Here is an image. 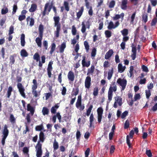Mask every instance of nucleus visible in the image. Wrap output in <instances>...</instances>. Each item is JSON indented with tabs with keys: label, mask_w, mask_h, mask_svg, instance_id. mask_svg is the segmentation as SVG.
<instances>
[{
	"label": "nucleus",
	"mask_w": 157,
	"mask_h": 157,
	"mask_svg": "<svg viewBox=\"0 0 157 157\" xmlns=\"http://www.w3.org/2000/svg\"><path fill=\"white\" fill-rule=\"evenodd\" d=\"M44 138H40V141H38L36 147V157H41L42 154L41 150V145L40 144V142H43L44 140ZM43 157H46L43 156Z\"/></svg>",
	"instance_id": "obj_1"
},
{
	"label": "nucleus",
	"mask_w": 157,
	"mask_h": 157,
	"mask_svg": "<svg viewBox=\"0 0 157 157\" xmlns=\"http://www.w3.org/2000/svg\"><path fill=\"white\" fill-rule=\"evenodd\" d=\"M117 90V86L116 85L113 84V86H110L108 92V97L109 100L110 101L113 96V92H115Z\"/></svg>",
	"instance_id": "obj_2"
},
{
	"label": "nucleus",
	"mask_w": 157,
	"mask_h": 157,
	"mask_svg": "<svg viewBox=\"0 0 157 157\" xmlns=\"http://www.w3.org/2000/svg\"><path fill=\"white\" fill-rule=\"evenodd\" d=\"M127 80L126 79L119 78L117 80V83L120 86H121V90H124L126 84Z\"/></svg>",
	"instance_id": "obj_3"
},
{
	"label": "nucleus",
	"mask_w": 157,
	"mask_h": 157,
	"mask_svg": "<svg viewBox=\"0 0 157 157\" xmlns=\"http://www.w3.org/2000/svg\"><path fill=\"white\" fill-rule=\"evenodd\" d=\"M82 97L81 95H79L76 103V106L80 110H83L85 108L84 105L82 104Z\"/></svg>",
	"instance_id": "obj_4"
},
{
	"label": "nucleus",
	"mask_w": 157,
	"mask_h": 157,
	"mask_svg": "<svg viewBox=\"0 0 157 157\" xmlns=\"http://www.w3.org/2000/svg\"><path fill=\"white\" fill-rule=\"evenodd\" d=\"M115 102L113 105L114 108L117 107L118 105L121 106L122 105V100L121 98L118 96H117L114 98Z\"/></svg>",
	"instance_id": "obj_5"
},
{
	"label": "nucleus",
	"mask_w": 157,
	"mask_h": 157,
	"mask_svg": "<svg viewBox=\"0 0 157 157\" xmlns=\"http://www.w3.org/2000/svg\"><path fill=\"white\" fill-rule=\"evenodd\" d=\"M17 87L21 96L24 98H25V95L24 92L25 89L22 84L20 83H18Z\"/></svg>",
	"instance_id": "obj_6"
},
{
	"label": "nucleus",
	"mask_w": 157,
	"mask_h": 157,
	"mask_svg": "<svg viewBox=\"0 0 157 157\" xmlns=\"http://www.w3.org/2000/svg\"><path fill=\"white\" fill-rule=\"evenodd\" d=\"M103 110L102 108L99 107L97 109V113L98 115V121L99 122H100L101 121L102 117L103 114Z\"/></svg>",
	"instance_id": "obj_7"
},
{
	"label": "nucleus",
	"mask_w": 157,
	"mask_h": 157,
	"mask_svg": "<svg viewBox=\"0 0 157 157\" xmlns=\"http://www.w3.org/2000/svg\"><path fill=\"white\" fill-rule=\"evenodd\" d=\"M54 21V26L56 28H61L60 24L59 22L60 18L59 17H54L53 18Z\"/></svg>",
	"instance_id": "obj_8"
},
{
	"label": "nucleus",
	"mask_w": 157,
	"mask_h": 157,
	"mask_svg": "<svg viewBox=\"0 0 157 157\" xmlns=\"http://www.w3.org/2000/svg\"><path fill=\"white\" fill-rule=\"evenodd\" d=\"M91 79L89 76H87L85 79V86L86 88L89 89L91 84Z\"/></svg>",
	"instance_id": "obj_9"
},
{
	"label": "nucleus",
	"mask_w": 157,
	"mask_h": 157,
	"mask_svg": "<svg viewBox=\"0 0 157 157\" xmlns=\"http://www.w3.org/2000/svg\"><path fill=\"white\" fill-rule=\"evenodd\" d=\"M52 8V5H50L49 3H47L45 6L44 11L43 13V16L45 15L46 14V12L48 11V13L50 11Z\"/></svg>",
	"instance_id": "obj_10"
},
{
	"label": "nucleus",
	"mask_w": 157,
	"mask_h": 157,
	"mask_svg": "<svg viewBox=\"0 0 157 157\" xmlns=\"http://www.w3.org/2000/svg\"><path fill=\"white\" fill-rule=\"evenodd\" d=\"M124 13H122L120 14H116L113 17V19L114 20H117L120 18H121V21H122L124 19Z\"/></svg>",
	"instance_id": "obj_11"
},
{
	"label": "nucleus",
	"mask_w": 157,
	"mask_h": 157,
	"mask_svg": "<svg viewBox=\"0 0 157 157\" xmlns=\"http://www.w3.org/2000/svg\"><path fill=\"white\" fill-rule=\"evenodd\" d=\"M127 3L128 0H122L121 6V9L123 10H126L127 8Z\"/></svg>",
	"instance_id": "obj_12"
},
{
	"label": "nucleus",
	"mask_w": 157,
	"mask_h": 157,
	"mask_svg": "<svg viewBox=\"0 0 157 157\" xmlns=\"http://www.w3.org/2000/svg\"><path fill=\"white\" fill-rule=\"evenodd\" d=\"M113 53V52L112 49L109 50L105 54V58L106 59H108L112 56Z\"/></svg>",
	"instance_id": "obj_13"
},
{
	"label": "nucleus",
	"mask_w": 157,
	"mask_h": 157,
	"mask_svg": "<svg viewBox=\"0 0 157 157\" xmlns=\"http://www.w3.org/2000/svg\"><path fill=\"white\" fill-rule=\"evenodd\" d=\"M68 79L71 81L74 80L75 75L74 73L72 71H69L67 75Z\"/></svg>",
	"instance_id": "obj_14"
},
{
	"label": "nucleus",
	"mask_w": 157,
	"mask_h": 157,
	"mask_svg": "<svg viewBox=\"0 0 157 157\" xmlns=\"http://www.w3.org/2000/svg\"><path fill=\"white\" fill-rule=\"evenodd\" d=\"M43 36H40V37H37L35 40V41L38 47L40 48L42 46V39Z\"/></svg>",
	"instance_id": "obj_15"
},
{
	"label": "nucleus",
	"mask_w": 157,
	"mask_h": 157,
	"mask_svg": "<svg viewBox=\"0 0 157 157\" xmlns=\"http://www.w3.org/2000/svg\"><path fill=\"white\" fill-rule=\"evenodd\" d=\"M26 21L28 24L29 23V25L31 26H32L34 25V21L33 18L29 16L26 18Z\"/></svg>",
	"instance_id": "obj_16"
},
{
	"label": "nucleus",
	"mask_w": 157,
	"mask_h": 157,
	"mask_svg": "<svg viewBox=\"0 0 157 157\" xmlns=\"http://www.w3.org/2000/svg\"><path fill=\"white\" fill-rule=\"evenodd\" d=\"M57 117L59 120V122H60L61 116H60V113H57L56 115H54L52 117V121L54 123H55L56 121V119Z\"/></svg>",
	"instance_id": "obj_17"
},
{
	"label": "nucleus",
	"mask_w": 157,
	"mask_h": 157,
	"mask_svg": "<svg viewBox=\"0 0 157 157\" xmlns=\"http://www.w3.org/2000/svg\"><path fill=\"white\" fill-rule=\"evenodd\" d=\"M83 59L82 61V64L83 67H88L90 65V61L86 62L85 61V57L83 56Z\"/></svg>",
	"instance_id": "obj_18"
},
{
	"label": "nucleus",
	"mask_w": 157,
	"mask_h": 157,
	"mask_svg": "<svg viewBox=\"0 0 157 157\" xmlns=\"http://www.w3.org/2000/svg\"><path fill=\"white\" fill-rule=\"evenodd\" d=\"M9 133V130L7 129V127L6 125L4 126V128L3 131V134L4 136L3 137H6Z\"/></svg>",
	"instance_id": "obj_19"
},
{
	"label": "nucleus",
	"mask_w": 157,
	"mask_h": 157,
	"mask_svg": "<svg viewBox=\"0 0 157 157\" xmlns=\"http://www.w3.org/2000/svg\"><path fill=\"white\" fill-rule=\"evenodd\" d=\"M126 68L125 66H123L121 63H119L118 65V72L120 73H122L124 71Z\"/></svg>",
	"instance_id": "obj_20"
},
{
	"label": "nucleus",
	"mask_w": 157,
	"mask_h": 157,
	"mask_svg": "<svg viewBox=\"0 0 157 157\" xmlns=\"http://www.w3.org/2000/svg\"><path fill=\"white\" fill-rule=\"evenodd\" d=\"M21 44L22 46L24 47L25 44V35L24 34H22L21 37Z\"/></svg>",
	"instance_id": "obj_21"
},
{
	"label": "nucleus",
	"mask_w": 157,
	"mask_h": 157,
	"mask_svg": "<svg viewBox=\"0 0 157 157\" xmlns=\"http://www.w3.org/2000/svg\"><path fill=\"white\" fill-rule=\"evenodd\" d=\"M44 26L42 24H40L39 27L38 29L39 32L40 36H43V34L44 31Z\"/></svg>",
	"instance_id": "obj_22"
},
{
	"label": "nucleus",
	"mask_w": 157,
	"mask_h": 157,
	"mask_svg": "<svg viewBox=\"0 0 157 157\" xmlns=\"http://www.w3.org/2000/svg\"><path fill=\"white\" fill-rule=\"evenodd\" d=\"M33 84L32 86V90L36 89L38 86V84L36 80L34 79L33 81Z\"/></svg>",
	"instance_id": "obj_23"
},
{
	"label": "nucleus",
	"mask_w": 157,
	"mask_h": 157,
	"mask_svg": "<svg viewBox=\"0 0 157 157\" xmlns=\"http://www.w3.org/2000/svg\"><path fill=\"white\" fill-rule=\"evenodd\" d=\"M32 94L35 97H37L40 95V92L37 91L36 89L32 90Z\"/></svg>",
	"instance_id": "obj_24"
},
{
	"label": "nucleus",
	"mask_w": 157,
	"mask_h": 157,
	"mask_svg": "<svg viewBox=\"0 0 157 157\" xmlns=\"http://www.w3.org/2000/svg\"><path fill=\"white\" fill-rule=\"evenodd\" d=\"M66 48V43L65 42H63L62 44L60 47V52L63 53L64 51V49Z\"/></svg>",
	"instance_id": "obj_25"
},
{
	"label": "nucleus",
	"mask_w": 157,
	"mask_h": 157,
	"mask_svg": "<svg viewBox=\"0 0 157 157\" xmlns=\"http://www.w3.org/2000/svg\"><path fill=\"white\" fill-rule=\"evenodd\" d=\"M61 28H56V30L54 32V35L56 38L58 37L59 36V33L60 30Z\"/></svg>",
	"instance_id": "obj_26"
},
{
	"label": "nucleus",
	"mask_w": 157,
	"mask_h": 157,
	"mask_svg": "<svg viewBox=\"0 0 157 157\" xmlns=\"http://www.w3.org/2000/svg\"><path fill=\"white\" fill-rule=\"evenodd\" d=\"M37 8V6L36 4H33L31 5L29 11L30 12H33L35 11Z\"/></svg>",
	"instance_id": "obj_27"
},
{
	"label": "nucleus",
	"mask_w": 157,
	"mask_h": 157,
	"mask_svg": "<svg viewBox=\"0 0 157 157\" xmlns=\"http://www.w3.org/2000/svg\"><path fill=\"white\" fill-rule=\"evenodd\" d=\"M107 28L109 29H115L114 26V24L112 21H110L109 23Z\"/></svg>",
	"instance_id": "obj_28"
},
{
	"label": "nucleus",
	"mask_w": 157,
	"mask_h": 157,
	"mask_svg": "<svg viewBox=\"0 0 157 157\" xmlns=\"http://www.w3.org/2000/svg\"><path fill=\"white\" fill-rule=\"evenodd\" d=\"M21 55L22 57H26L28 56L27 52L25 49H22L20 52Z\"/></svg>",
	"instance_id": "obj_29"
},
{
	"label": "nucleus",
	"mask_w": 157,
	"mask_h": 157,
	"mask_svg": "<svg viewBox=\"0 0 157 157\" xmlns=\"http://www.w3.org/2000/svg\"><path fill=\"white\" fill-rule=\"evenodd\" d=\"M84 10V8L82 7L80 11L77 13V16L78 18H79L82 16Z\"/></svg>",
	"instance_id": "obj_30"
},
{
	"label": "nucleus",
	"mask_w": 157,
	"mask_h": 157,
	"mask_svg": "<svg viewBox=\"0 0 157 157\" xmlns=\"http://www.w3.org/2000/svg\"><path fill=\"white\" fill-rule=\"evenodd\" d=\"M152 132V130L150 128L149 129L148 134L146 132H144L143 137H146L147 136H150V135L151 134Z\"/></svg>",
	"instance_id": "obj_31"
},
{
	"label": "nucleus",
	"mask_w": 157,
	"mask_h": 157,
	"mask_svg": "<svg viewBox=\"0 0 157 157\" xmlns=\"http://www.w3.org/2000/svg\"><path fill=\"white\" fill-rule=\"evenodd\" d=\"M133 141L132 138H127L126 142L129 148L131 147V144Z\"/></svg>",
	"instance_id": "obj_32"
},
{
	"label": "nucleus",
	"mask_w": 157,
	"mask_h": 157,
	"mask_svg": "<svg viewBox=\"0 0 157 157\" xmlns=\"http://www.w3.org/2000/svg\"><path fill=\"white\" fill-rule=\"evenodd\" d=\"M27 110L30 111L32 115H33L34 113V110L33 108L31 106L30 104L27 105Z\"/></svg>",
	"instance_id": "obj_33"
},
{
	"label": "nucleus",
	"mask_w": 157,
	"mask_h": 157,
	"mask_svg": "<svg viewBox=\"0 0 157 157\" xmlns=\"http://www.w3.org/2000/svg\"><path fill=\"white\" fill-rule=\"evenodd\" d=\"M49 112V110L46 107H43L42 110V113L44 115L48 114Z\"/></svg>",
	"instance_id": "obj_34"
},
{
	"label": "nucleus",
	"mask_w": 157,
	"mask_h": 157,
	"mask_svg": "<svg viewBox=\"0 0 157 157\" xmlns=\"http://www.w3.org/2000/svg\"><path fill=\"white\" fill-rule=\"evenodd\" d=\"M121 32L123 36H126L128 34V30L127 29H124L121 31Z\"/></svg>",
	"instance_id": "obj_35"
},
{
	"label": "nucleus",
	"mask_w": 157,
	"mask_h": 157,
	"mask_svg": "<svg viewBox=\"0 0 157 157\" xmlns=\"http://www.w3.org/2000/svg\"><path fill=\"white\" fill-rule=\"evenodd\" d=\"M59 106L57 105H55L54 106L52 107L51 109V112L52 113H56V110L59 108Z\"/></svg>",
	"instance_id": "obj_36"
},
{
	"label": "nucleus",
	"mask_w": 157,
	"mask_h": 157,
	"mask_svg": "<svg viewBox=\"0 0 157 157\" xmlns=\"http://www.w3.org/2000/svg\"><path fill=\"white\" fill-rule=\"evenodd\" d=\"M94 66L93 65L91 66L90 68L88 69L87 75H88L90 74H92L94 71Z\"/></svg>",
	"instance_id": "obj_37"
},
{
	"label": "nucleus",
	"mask_w": 157,
	"mask_h": 157,
	"mask_svg": "<svg viewBox=\"0 0 157 157\" xmlns=\"http://www.w3.org/2000/svg\"><path fill=\"white\" fill-rule=\"evenodd\" d=\"M113 73V69L111 70H109L108 73V80H110L111 78Z\"/></svg>",
	"instance_id": "obj_38"
},
{
	"label": "nucleus",
	"mask_w": 157,
	"mask_h": 157,
	"mask_svg": "<svg viewBox=\"0 0 157 157\" xmlns=\"http://www.w3.org/2000/svg\"><path fill=\"white\" fill-rule=\"evenodd\" d=\"M12 88L11 86H9L8 89L7 91V95L8 98H9L11 94V93L12 91Z\"/></svg>",
	"instance_id": "obj_39"
},
{
	"label": "nucleus",
	"mask_w": 157,
	"mask_h": 157,
	"mask_svg": "<svg viewBox=\"0 0 157 157\" xmlns=\"http://www.w3.org/2000/svg\"><path fill=\"white\" fill-rule=\"evenodd\" d=\"M84 44L85 48L86 50V52H88L89 49V46L88 42L86 41H85L84 42Z\"/></svg>",
	"instance_id": "obj_40"
},
{
	"label": "nucleus",
	"mask_w": 157,
	"mask_h": 157,
	"mask_svg": "<svg viewBox=\"0 0 157 157\" xmlns=\"http://www.w3.org/2000/svg\"><path fill=\"white\" fill-rule=\"evenodd\" d=\"M136 15V12H135L134 13L131 15L130 17V23L131 24H133L134 23V21L135 19V16Z\"/></svg>",
	"instance_id": "obj_41"
},
{
	"label": "nucleus",
	"mask_w": 157,
	"mask_h": 157,
	"mask_svg": "<svg viewBox=\"0 0 157 157\" xmlns=\"http://www.w3.org/2000/svg\"><path fill=\"white\" fill-rule=\"evenodd\" d=\"M15 118L13 115L12 114H11L10 118V122L12 124H14L15 122Z\"/></svg>",
	"instance_id": "obj_42"
},
{
	"label": "nucleus",
	"mask_w": 157,
	"mask_h": 157,
	"mask_svg": "<svg viewBox=\"0 0 157 157\" xmlns=\"http://www.w3.org/2000/svg\"><path fill=\"white\" fill-rule=\"evenodd\" d=\"M82 28L81 29V31L82 33H84L86 30V26L84 22H82Z\"/></svg>",
	"instance_id": "obj_43"
},
{
	"label": "nucleus",
	"mask_w": 157,
	"mask_h": 157,
	"mask_svg": "<svg viewBox=\"0 0 157 157\" xmlns=\"http://www.w3.org/2000/svg\"><path fill=\"white\" fill-rule=\"evenodd\" d=\"M33 58L34 59L36 60L37 62L40 60V56L38 53H36L34 55Z\"/></svg>",
	"instance_id": "obj_44"
},
{
	"label": "nucleus",
	"mask_w": 157,
	"mask_h": 157,
	"mask_svg": "<svg viewBox=\"0 0 157 157\" xmlns=\"http://www.w3.org/2000/svg\"><path fill=\"white\" fill-rule=\"evenodd\" d=\"M10 64L11 65L14 64L15 62V59L13 56H11L10 57Z\"/></svg>",
	"instance_id": "obj_45"
},
{
	"label": "nucleus",
	"mask_w": 157,
	"mask_h": 157,
	"mask_svg": "<svg viewBox=\"0 0 157 157\" xmlns=\"http://www.w3.org/2000/svg\"><path fill=\"white\" fill-rule=\"evenodd\" d=\"M35 129L37 131H40L44 129V127L42 124L36 126L35 128Z\"/></svg>",
	"instance_id": "obj_46"
},
{
	"label": "nucleus",
	"mask_w": 157,
	"mask_h": 157,
	"mask_svg": "<svg viewBox=\"0 0 157 157\" xmlns=\"http://www.w3.org/2000/svg\"><path fill=\"white\" fill-rule=\"evenodd\" d=\"M8 10L7 7H5L2 9L1 14H4L8 12Z\"/></svg>",
	"instance_id": "obj_47"
},
{
	"label": "nucleus",
	"mask_w": 157,
	"mask_h": 157,
	"mask_svg": "<svg viewBox=\"0 0 157 157\" xmlns=\"http://www.w3.org/2000/svg\"><path fill=\"white\" fill-rule=\"evenodd\" d=\"M98 87H95L94 89L93 94L94 96H96L98 94Z\"/></svg>",
	"instance_id": "obj_48"
},
{
	"label": "nucleus",
	"mask_w": 157,
	"mask_h": 157,
	"mask_svg": "<svg viewBox=\"0 0 157 157\" xmlns=\"http://www.w3.org/2000/svg\"><path fill=\"white\" fill-rule=\"evenodd\" d=\"M105 33L106 37L107 38H109L111 36V33L109 30H106Z\"/></svg>",
	"instance_id": "obj_49"
},
{
	"label": "nucleus",
	"mask_w": 157,
	"mask_h": 157,
	"mask_svg": "<svg viewBox=\"0 0 157 157\" xmlns=\"http://www.w3.org/2000/svg\"><path fill=\"white\" fill-rule=\"evenodd\" d=\"M143 21L146 23L147 21V15L146 13L143 14L142 16Z\"/></svg>",
	"instance_id": "obj_50"
},
{
	"label": "nucleus",
	"mask_w": 157,
	"mask_h": 157,
	"mask_svg": "<svg viewBox=\"0 0 157 157\" xmlns=\"http://www.w3.org/2000/svg\"><path fill=\"white\" fill-rule=\"evenodd\" d=\"M53 62L52 61H50L48 64V68H47V71H52V65Z\"/></svg>",
	"instance_id": "obj_51"
},
{
	"label": "nucleus",
	"mask_w": 157,
	"mask_h": 157,
	"mask_svg": "<svg viewBox=\"0 0 157 157\" xmlns=\"http://www.w3.org/2000/svg\"><path fill=\"white\" fill-rule=\"evenodd\" d=\"M94 117L93 116V115L92 113L91 114L90 117V127H91L92 126V122L94 120Z\"/></svg>",
	"instance_id": "obj_52"
},
{
	"label": "nucleus",
	"mask_w": 157,
	"mask_h": 157,
	"mask_svg": "<svg viewBox=\"0 0 157 157\" xmlns=\"http://www.w3.org/2000/svg\"><path fill=\"white\" fill-rule=\"evenodd\" d=\"M56 47V44L55 43H53L51 45V50L50 51V53L52 54L55 51Z\"/></svg>",
	"instance_id": "obj_53"
},
{
	"label": "nucleus",
	"mask_w": 157,
	"mask_h": 157,
	"mask_svg": "<svg viewBox=\"0 0 157 157\" xmlns=\"http://www.w3.org/2000/svg\"><path fill=\"white\" fill-rule=\"evenodd\" d=\"M92 108L93 106L92 105H90L89 107V108L87 110L86 115L88 116H89V115H90Z\"/></svg>",
	"instance_id": "obj_54"
},
{
	"label": "nucleus",
	"mask_w": 157,
	"mask_h": 157,
	"mask_svg": "<svg viewBox=\"0 0 157 157\" xmlns=\"http://www.w3.org/2000/svg\"><path fill=\"white\" fill-rule=\"evenodd\" d=\"M96 48H94L93 49L91 53V56L92 57H94L95 56L96 54Z\"/></svg>",
	"instance_id": "obj_55"
},
{
	"label": "nucleus",
	"mask_w": 157,
	"mask_h": 157,
	"mask_svg": "<svg viewBox=\"0 0 157 157\" xmlns=\"http://www.w3.org/2000/svg\"><path fill=\"white\" fill-rule=\"evenodd\" d=\"M53 146L54 150L57 149L59 147L58 143L56 141L55 139L53 143Z\"/></svg>",
	"instance_id": "obj_56"
},
{
	"label": "nucleus",
	"mask_w": 157,
	"mask_h": 157,
	"mask_svg": "<svg viewBox=\"0 0 157 157\" xmlns=\"http://www.w3.org/2000/svg\"><path fill=\"white\" fill-rule=\"evenodd\" d=\"M76 32L77 30L76 28L75 27V25L72 26L71 32L73 35H75L76 34Z\"/></svg>",
	"instance_id": "obj_57"
},
{
	"label": "nucleus",
	"mask_w": 157,
	"mask_h": 157,
	"mask_svg": "<svg viewBox=\"0 0 157 157\" xmlns=\"http://www.w3.org/2000/svg\"><path fill=\"white\" fill-rule=\"evenodd\" d=\"M157 22V18H155L152 20L151 23V25L152 26L155 25Z\"/></svg>",
	"instance_id": "obj_58"
},
{
	"label": "nucleus",
	"mask_w": 157,
	"mask_h": 157,
	"mask_svg": "<svg viewBox=\"0 0 157 157\" xmlns=\"http://www.w3.org/2000/svg\"><path fill=\"white\" fill-rule=\"evenodd\" d=\"M66 10L68 11L69 10V8L68 6L69 4L67 2H64V4Z\"/></svg>",
	"instance_id": "obj_59"
},
{
	"label": "nucleus",
	"mask_w": 157,
	"mask_h": 157,
	"mask_svg": "<svg viewBox=\"0 0 157 157\" xmlns=\"http://www.w3.org/2000/svg\"><path fill=\"white\" fill-rule=\"evenodd\" d=\"M26 16L25 15H19V17H18V19L19 20L21 21L24 20Z\"/></svg>",
	"instance_id": "obj_60"
},
{
	"label": "nucleus",
	"mask_w": 157,
	"mask_h": 157,
	"mask_svg": "<svg viewBox=\"0 0 157 157\" xmlns=\"http://www.w3.org/2000/svg\"><path fill=\"white\" fill-rule=\"evenodd\" d=\"M145 93L146 98L148 99L151 94L150 91L149 90H146Z\"/></svg>",
	"instance_id": "obj_61"
},
{
	"label": "nucleus",
	"mask_w": 157,
	"mask_h": 157,
	"mask_svg": "<svg viewBox=\"0 0 157 157\" xmlns=\"http://www.w3.org/2000/svg\"><path fill=\"white\" fill-rule=\"evenodd\" d=\"M17 8L16 5L14 4L13 7V11L12 12L13 14H14L16 12Z\"/></svg>",
	"instance_id": "obj_62"
},
{
	"label": "nucleus",
	"mask_w": 157,
	"mask_h": 157,
	"mask_svg": "<svg viewBox=\"0 0 157 157\" xmlns=\"http://www.w3.org/2000/svg\"><path fill=\"white\" fill-rule=\"evenodd\" d=\"M115 5V2L114 1H111L109 3V7L110 8H113Z\"/></svg>",
	"instance_id": "obj_63"
},
{
	"label": "nucleus",
	"mask_w": 157,
	"mask_h": 157,
	"mask_svg": "<svg viewBox=\"0 0 157 157\" xmlns=\"http://www.w3.org/2000/svg\"><path fill=\"white\" fill-rule=\"evenodd\" d=\"M146 154L149 157H151L152 156V154L150 150H147Z\"/></svg>",
	"instance_id": "obj_64"
}]
</instances>
